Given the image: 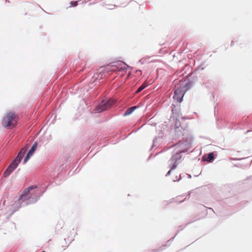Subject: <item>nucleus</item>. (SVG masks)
Listing matches in <instances>:
<instances>
[{"instance_id": "obj_1", "label": "nucleus", "mask_w": 252, "mask_h": 252, "mask_svg": "<svg viewBox=\"0 0 252 252\" xmlns=\"http://www.w3.org/2000/svg\"><path fill=\"white\" fill-rule=\"evenodd\" d=\"M28 149V146L27 145L21 150L17 158L14 159V160L12 163H10V164L8 166L6 171L3 173V176H8L12 172V171L18 166V164L20 163L22 159L24 156L25 154L27 152Z\"/></svg>"}, {"instance_id": "obj_2", "label": "nucleus", "mask_w": 252, "mask_h": 252, "mask_svg": "<svg viewBox=\"0 0 252 252\" xmlns=\"http://www.w3.org/2000/svg\"><path fill=\"white\" fill-rule=\"evenodd\" d=\"M18 117L12 112L6 114L2 120V125L5 127H12L17 124Z\"/></svg>"}, {"instance_id": "obj_3", "label": "nucleus", "mask_w": 252, "mask_h": 252, "mask_svg": "<svg viewBox=\"0 0 252 252\" xmlns=\"http://www.w3.org/2000/svg\"><path fill=\"white\" fill-rule=\"evenodd\" d=\"M36 188V186H32L24 190L16 202V204L18 205L17 206L16 210H18L21 207V205L23 201L29 200L32 197V194L31 193L30 191L32 189H35Z\"/></svg>"}, {"instance_id": "obj_4", "label": "nucleus", "mask_w": 252, "mask_h": 252, "mask_svg": "<svg viewBox=\"0 0 252 252\" xmlns=\"http://www.w3.org/2000/svg\"><path fill=\"white\" fill-rule=\"evenodd\" d=\"M114 103L115 101L113 99H109L106 101H102L95 108V112L96 113L102 112L109 108Z\"/></svg>"}, {"instance_id": "obj_5", "label": "nucleus", "mask_w": 252, "mask_h": 252, "mask_svg": "<svg viewBox=\"0 0 252 252\" xmlns=\"http://www.w3.org/2000/svg\"><path fill=\"white\" fill-rule=\"evenodd\" d=\"M188 142L187 141H180L179 143L174 144V150L176 151V156H179V158H181V156L179 154L182 153H184L187 151Z\"/></svg>"}, {"instance_id": "obj_6", "label": "nucleus", "mask_w": 252, "mask_h": 252, "mask_svg": "<svg viewBox=\"0 0 252 252\" xmlns=\"http://www.w3.org/2000/svg\"><path fill=\"white\" fill-rule=\"evenodd\" d=\"M185 93L181 89H177L174 91V99H177L179 102H181Z\"/></svg>"}, {"instance_id": "obj_7", "label": "nucleus", "mask_w": 252, "mask_h": 252, "mask_svg": "<svg viewBox=\"0 0 252 252\" xmlns=\"http://www.w3.org/2000/svg\"><path fill=\"white\" fill-rule=\"evenodd\" d=\"M37 143L35 142L32 146L31 149L30 150V151L28 153L26 157L25 158V159L24 160V163H26L28 161V160L30 159L31 156H32L33 155V154L34 153V152H35V150L37 148Z\"/></svg>"}, {"instance_id": "obj_8", "label": "nucleus", "mask_w": 252, "mask_h": 252, "mask_svg": "<svg viewBox=\"0 0 252 252\" xmlns=\"http://www.w3.org/2000/svg\"><path fill=\"white\" fill-rule=\"evenodd\" d=\"M181 126V124L180 122L176 121L175 123V132L176 135H179V132H181L182 133L183 135L185 133V131L187 130L185 128H183L182 127L180 128V126Z\"/></svg>"}, {"instance_id": "obj_9", "label": "nucleus", "mask_w": 252, "mask_h": 252, "mask_svg": "<svg viewBox=\"0 0 252 252\" xmlns=\"http://www.w3.org/2000/svg\"><path fill=\"white\" fill-rule=\"evenodd\" d=\"M71 235H72V237L69 240L70 241L69 243L67 244H66L65 246H62V247L63 249H65L66 247H67L69 245V244L72 241L74 240V237L77 235V233L75 230L74 229L72 230V231L70 232Z\"/></svg>"}, {"instance_id": "obj_10", "label": "nucleus", "mask_w": 252, "mask_h": 252, "mask_svg": "<svg viewBox=\"0 0 252 252\" xmlns=\"http://www.w3.org/2000/svg\"><path fill=\"white\" fill-rule=\"evenodd\" d=\"M137 108V107L135 106L128 108L125 112L124 115L127 116L131 114Z\"/></svg>"}, {"instance_id": "obj_11", "label": "nucleus", "mask_w": 252, "mask_h": 252, "mask_svg": "<svg viewBox=\"0 0 252 252\" xmlns=\"http://www.w3.org/2000/svg\"><path fill=\"white\" fill-rule=\"evenodd\" d=\"M169 166L170 169L166 174V176H168L170 175L171 171L173 169V159H172V158H171V159L169 161Z\"/></svg>"}, {"instance_id": "obj_12", "label": "nucleus", "mask_w": 252, "mask_h": 252, "mask_svg": "<svg viewBox=\"0 0 252 252\" xmlns=\"http://www.w3.org/2000/svg\"><path fill=\"white\" fill-rule=\"evenodd\" d=\"M148 86V84L147 82H145L143 83V84L139 87V88L136 91V93H138L142 91L143 89H144Z\"/></svg>"}, {"instance_id": "obj_13", "label": "nucleus", "mask_w": 252, "mask_h": 252, "mask_svg": "<svg viewBox=\"0 0 252 252\" xmlns=\"http://www.w3.org/2000/svg\"><path fill=\"white\" fill-rule=\"evenodd\" d=\"M214 158V154L213 153H210L207 156V158L206 159V160L207 161H211L212 159H213Z\"/></svg>"}, {"instance_id": "obj_14", "label": "nucleus", "mask_w": 252, "mask_h": 252, "mask_svg": "<svg viewBox=\"0 0 252 252\" xmlns=\"http://www.w3.org/2000/svg\"><path fill=\"white\" fill-rule=\"evenodd\" d=\"M115 4H106V8L109 9H113L115 7Z\"/></svg>"}, {"instance_id": "obj_15", "label": "nucleus", "mask_w": 252, "mask_h": 252, "mask_svg": "<svg viewBox=\"0 0 252 252\" xmlns=\"http://www.w3.org/2000/svg\"><path fill=\"white\" fill-rule=\"evenodd\" d=\"M70 5L71 6H76L77 5V1H71Z\"/></svg>"}, {"instance_id": "obj_16", "label": "nucleus", "mask_w": 252, "mask_h": 252, "mask_svg": "<svg viewBox=\"0 0 252 252\" xmlns=\"http://www.w3.org/2000/svg\"><path fill=\"white\" fill-rule=\"evenodd\" d=\"M127 67H128L127 65L125 64L124 67H122V69H123V70L126 69Z\"/></svg>"}, {"instance_id": "obj_17", "label": "nucleus", "mask_w": 252, "mask_h": 252, "mask_svg": "<svg viewBox=\"0 0 252 252\" xmlns=\"http://www.w3.org/2000/svg\"><path fill=\"white\" fill-rule=\"evenodd\" d=\"M130 2H131V3H134V4H136V5L137 4V3H136L135 1H133V0H132Z\"/></svg>"}]
</instances>
